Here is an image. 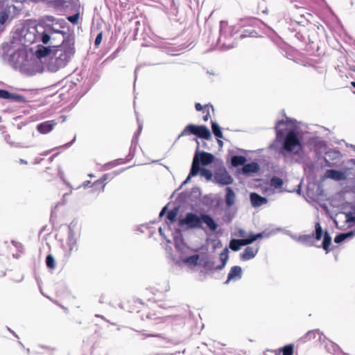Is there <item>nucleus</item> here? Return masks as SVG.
I'll return each instance as SVG.
<instances>
[{
    "instance_id": "nucleus-1",
    "label": "nucleus",
    "mask_w": 355,
    "mask_h": 355,
    "mask_svg": "<svg viewBox=\"0 0 355 355\" xmlns=\"http://www.w3.org/2000/svg\"><path fill=\"white\" fill-rule=\"evenodd\" d=\"M73 45L74 42L71 39L63 40L62 43L58 46H44L39 44L35 51V58L31 61L34 67L30 70L31 76L44 71L45 67L43 62L47 58L48 62L46 64L47 71L56 72L64 67L75 53Z\"/></svg>"
},
{
    "instance_id": "nucleus-2",
    "label": "nucleus",
    "mask_w": 355,
    "mask_h": 355,
    "mask_svg": "<svg viewBox=\"0 0 355 355\" xmlns=\"http://www.w3.org/2000/svg\"><path fill=\"white\" fill-rule=\"evenodd\" d=\"M295 120L286 117L276 122L275 139L269 148L278 152L284 157L300 156L302 152V144L297 136Z\"/></svg>"
},
{
    "instance_id": "nucleus-3",
    "label": "nucleus",
    "mask_w": 355,
    "mask_h": 355,
    "mask_svg": "<svg viewBox=\"0 0 355 355\" xmlns=\"http://www.w3.org/2000/svg\"><path fill=\"white\" fill-rule=\"evenodd\" d=\"M1 58L3 60L15 69L30 74V70L34 67L31 64L33 59L28 60V56L24 50H15L8 47L3 49Z\"/></svg>"
},
{
    "instance_id": "nucleus-4",
    "label": "nucleus",
    "mask_w": 355,
    "mask_h": 355,
    "mask_svg": "<svg viewBox=\"0 0 355 355\" xmlns=\"http://www.w3.org/2000/svg\"><path fill=\"white\" fill-rule=\"evenodd\" d=\"M54 35H59L62 40H65L64 31L56 29L50 24H46L44 26H40L33 31H29L25 35V39L31 43L41 42L44 44H49V46H56L53 42L55 39L53 37Z\"/></svg>"
},
{
    "instance_id": "nucleus-5",
    "label": "nucleus",
    "mask_w": 355,
    "mask_h": 355,
    "mask_svg": "<svg viewBox=\"0 0 355 355\" xmlns=\"http://www.w3.org/2000/svg\"><path fill=\"white\" fill-rule=\"evenodd\" d=\"M191 134L205 139H209L211 137L210 131L205 125H196L193 124H189L179 135L178 139H180L181 137L189 135Z\"/></svg>"
},
{
    "instance_id": "nucleus-6",
    "label": "nucleus",
    "mask_w": 355,
    "mask_h": 355,
    "mask_svg": "<svg viewBox=\"0 0 355 355\" xmlns=\"http://www.w3.org/2000/svg\"><path fill=\"white\" fill-rule=\"evenodd\" d=\"M235 26H229L226 22H220V36L218 42L224 46V49H228L233 47L232 43H227V40L230 39L236 33L237 31L234 32Z\"/></svg>"
},
{
    "instance_id": "nucleus-7",
    "label": "nucleus",
    "mask_w": 355,
    "mask_h": 355,
    "mask_svg": "<svg viewBox=\"0 0 355 355\" xmlns=\"http://www.w3.org/2000/svg\"><path fill=\"white\" fill-rule=\"evenodd\" d=\"M178 225L187 229H202V214L199 216L192 212L187 213L184 218L179 219Z\"/></svg>"
},
{
    "instance_id": "nucleus-8",
    "label": "nucleus",
    "mask_w": 355,
    "mask_h": 355,
    "mask_svg": "<svg viewBox=\"0 0 355 355\" xmlns=\"http://www.w3.org/2000/svg\"><path fill=\"white\" fill-rule=\"evenodd\" d=\"M233 178L224 166L218 168L214 173L213 182L220 186L229 185L233 183Z\"/></svg>"
},
{
    "instance_id": "nucleus-9",
    "label": "nucleus",
    "mask_w": 355,
    "mask_h": 355,
    "mask_svg": "<svg viewBox=\"0 0 355 355\" xmlns=\"http://www.w3.org/2000/svg\"><path fill=\"white\" fill-rule=\"evenodd\" d=\"M198 146L199 145V142L197 139H196ZM197 149H198V146L197 147ZM197 157V166H200V164H202L203 166H207L209 164H211L214 159V155L211 153H207V152H199L198 150H196L195 155L193 158Z\"/></svg>"
},
{
    "instance_id": "nucleus-10",
    "label": "nucleus",
    "mask_w": 355,
    "mask_h": 355,
    "mask_svg": "<svg viewBox=\"0 0 355 355\" xmlns=\"http://www.w3.org/2000/svg\"><path fill=\"white\" fill-rule=\"evenodd\" d=\"M341 158V153L338 150L330 149L325 153V162L328 166L338 164Z\"/></svg>"
},
{
    "instance_id": "nucleus-11",
    "label": "nucleus",
    "mask_w": 355,
    "mask_h": 355,
    "mask_svg": "<svg viewBox=\"0 0 355 355\" xmlns=\"http://www.w3.org/2000/svg\"><path fill=\"white\" fill-rule=\"evenodd\" d=\"M307 145L310 148H313L317 153L326 147L325 141L318 137H310L307 141Z\"/></svg>"
},
{
    "instance_id": "nucleus-12",
    "label": "nucleus",
    "mask_w": 355,
    "mask_h": 355,
    "mask_svg": "<svg viewBox=\"0 0 355 355\" xmlns=\"http://www.w3.org/2000/svg\"><path fill=\"white\" fill-rule=\"evenodd\" d=\"M68 229H69V231H68V237H67V243L69 247V250L71 252L73 250L76 249L78 238H77V235L73 232V226L71 225H70L69 226Z\"/></svg>"
},
{
    "instance_id": "nucleus-13",
    "label": "nucleus",
    "mask_w": 355,
    "mask_h": 355,
    "mask_svg": "<svg viewBox=\"0 0 355 355\" xmlns=\"http://www.w3.org/2000/svg\"><path fill=\"white\" fill-rule=\"evenodd\" d=\"M242 277V269L240 266H235L231 268L228 276L227 279L225 282V284H228L230 281H236L240 279Z\"/></svg>"
},
{
    "instance_id": "nucleus-14",
    "label": "nucleus",
    "mask_w": 355,
    "mask_h": 355,
    "mask_svg": "<svg viewBox=\"0 0 355 355\" xmlns=\"http://www.w3.org/2000/svg\"><path fill=\"white\" fill-rule=\"evenodd\" d=\"M56 124L57 123L53 120L46 121L39 123L37 125V130L41 134H47L53 129Z\"/></svg>"
},
{
    "instance_id": "nucleus-15",
    "label": "nucleus",
    "mask_w": 355,
    "mask_h": 355,
    "mask_svg": "<svg viewBox=\"0 0 355 355\" xmlns=\"http://www.w3.org/2000/svg\"><path fill=\"white\" fill-rule=\"evenodd\" d=\"M259 246L247 247L241 254L240 259L243 261H248L253 259L259 252Z\"/></svg>"
},
{
    "instance_id": "nucleus-16",
    "label": "nucleus",
    "mask_w": 355,
    "mask_h": 355,
    "mask_svg": "<svg viewBox=\"0 0 355 355\" xmlns=\"http://www.w3.org/2000/svg\"><path fill=\"white\" fill-rule=\"evenodd\" d=\"M252 206L254 207H260L268 202V199L262 197L257 193H251L250 195Z\"/></svg>"
},
{
    "instance_id": "nucleus-17",
    "label": "nucleus",
    "mask_w": 355,
    "mask_h": 355,
    "mask_svg": "<svg viewBox=\"0 0 355 355\" xmlns=\"http://www.w3.org/2000/svg\"><path fill=\"white\" fill-rule=\"evenodd\" d=\"M197 157L193 159V162L197 161ZM196 168L198 171V174L201 176L205 178L207 181H210L212 180V177L214 178V175L212 174V172L207 169L205 168H201L200 166H197V162H196Z\"/></svg>"
},
{
    "instance_id": "nucleus-18",
    "label": "nucleus",
    "mask_w": 355,
    "mask_h": 355,
    "mask_svg": "<svg viewBox=\"0 0 355 355\" xmlns=\"http://www.w3.org/2000/svg\"><path fill=\"white\" fill-rule=\"evenodd\" d=\"M225 204L230 207L235 203L236 194L231 187H227L225 189Z\"/></svg>"
},
{
    "instance_id": "nucleus-19",
    "label": "nucleus",
    "mask_w": 355,
    "mask_h": 355,
    "mask_svg": "<svg viewBox=\"0 0 355 355\" xmlns=\"http://www.w3.org/2000/svg\"><path fill=\"white\" fill-rule=\"evenodd\" d=\"M205 223L207 226L211 231L216 230L218 227L217 223L212 218V217L208 214H202V224Z\"/></svg>"
},
{
    "instance_id": "nucleus-20",
    "label": "nucleus",
    "mask_w": 355,
    "mask_h": 355,
    "mask_svg": "<svg viewBox=\"0 0 355 355\" xmlns=\"http://www.w3.org/2000/svg\"><path fill=\"white\" fill-rule=\"evenodd\" d=\"M259 170V164L256 162H251L243 165L242 168V173L248 175L251 173H257Z\"/></svg>"
},
{
    "instance_id": "nucleus-21",
    "label": "nucleus",
    "mask_w": 355,
    "mask_h": 355,
    "mask_svg": "<svg viewBox=\"0 0 355 355\" xmlns=\"http://www.w3.org/2000/svg\"><path fill=\"white\" fill-rule=\"evenodd\" d=\"M326 176L328 178L335 180H341L345 178L344 173L343 172L334 169L327 170L326 171Z\"/></svg>"
},
{
    "instance_id": "nucleus-22",
    "label": "nucleus",
    "mask_w": 355,
    "mask_h": 355,
    "mask_svg": "<svg viewBox=\"0 0 355 355\" xmlns=\"http://www.w3.org/2000/svg\"><path fill=\"white\" fill-rule=\"evenodd\" d=\"M298 242L307 246H313V235L311 234H302L298 236Z\"/></svg>"
},
{
    "instance_id": "nucleus-23",
    "label": "nucleus",
    "mask_w": 355,
    "mask_h": 355,
    "mask_svg": "<svg viewBox=\"0 0 355 355\" xmlns=\"http://www.w3.org/2000/svg\"><path fill=\"white\" fill-rule=\"evenodd\" d=\"M316 334L319 336V339L321 340V336L322 335V332L319 329H315L308 331L304 336H303L301 340L303 342H306L311 340L315 338Z\"/></svg>"
},
{
    "instance_id": "nucleus-24",
    "label": "nucleus",
    "mask_w": 355,
    "mask_h": 355,
    "mask_svg": "<svg viewBox=\"0 0 355 355\" xmlns=\"http://www.w3.org/2000/svg\"><path fill=\"white\" fill-rule=\"evenodd\" d=\"M220 259L221 261V264L216 266L215 267L216 270H222L227 263L228 259V250L225 248L223 251L220 254Z\"/></svg>"
},
{
    "instance_id": "nucleus-25",
    "label": "nucleus",
    "mask_w": 355,
    "mask_h": 355,
    "mask_svg": "<svg viewBox=\"0 0 355 355\" xmlns=\"http://www.w3.org/2000/svg\"><path fill=\"white\" fill-rule=\"evenodd\" d=\"M245 162V157L241 155H234L231 158V164L234 167H237L239 166H243Z\"/></svg>"
},
{
    "instance_id": "nucleus-26",
    "label": "nucleus",
    "mask_w": 355,
    "mask_h": 355,
    "mask_svg": "<svg viewBox=\"0 0 355 355\" xmlns=\"http://www.w3.org/2000/svg\"><path fill=\"white\" fill-rule=\"evenodd\" d=\"M331 243V236L329 234L327 231L324 232L323 235V241H322V248L326 251V253H328L329 251V246Z\"/></svg>"
},
{
    "instance_id": "nucleus-27",
    "label": "nucleus",
    "mask_w": 355,
    "mask_h": 355,
    "mask_svg": "<svg viewBox=\"0 0 355 355\" xmlns=\"http://www.w3.org/2000/svg\"><path fill=\"white\" fill-rule=\"evenodd\" d=\"M243 242L244 241H243V239H232V240H231V241L230 243V248L233 251L236 252L241 249V247L242 245H246L245 244H244Z\"/></svg>"
},
{
    "instance_id": "nucleus-28",
    "label": "nucleus",
    "mask_w": 355,
    "mask_h": 355,
    "mask_svg": "<svg viewBox=\"0 0 355 355\" xmlns=\"http://www.w3.org/2000/svg\"><path fill=\"white\" fill-rule=\"evenodd\" d=\"M199 258H200L199 255L196 254H193V255H191V256H189V257H187L183 259L182 261L184 263L195 266L198 265Z\"/></svg>"
},
{
    "instance_id": "nucleus-29",
    "label": "nucleus",
    "mask_w": 355,
    "mask_h": 355,
    "mask_svg": "<svg viewBox=\"0 0 355 355\" xmlns=\"http://www.w3.org/2000/svg\"><path fill=\"white\" fill-rule=\"evenodd\" d=\"M311 235H313V239H315L316 241H320L322 239V235H324L322 229L319 222H317L315 224V230Z\"/></svg>"
},
{
    "instance_id": "nucleus-30",
    "label": "nucleus",
    "mask_w": 355,
    "mask_h": 355,
    "mask_svg": "<svg viewBox=\"0 0 355 355\" xmlns=\"http://www.w3.org/2000/svg\"><path fill=\"white\" fill-rule=\"evenodd\" d=\"M211 129L216 138H223L221 128L216 122L211 121Z\"/></svg>"
},
{
    "instance_id": "nucleus-31",
    "label": "nucleus",
    "mask_w": 355,
    "mask_h": 355,
    "mask_svg": "<svg viewBox=\"0 0 355 355\" xmlns=\"http://www.w3.org/2000/svg\"><path fill=\"white\" fill-rule=\"evenodd\" d=\"M196 162H192L191 171L187 176V179L183 182L182 184H187L192 177H194L198 174V171L196 168Z\"/></svg>"
},
{
    "instance_id": "nucleus-32",
    "label": "nucleus",
    "mask_w": 355,
    "mask_h": 355,
    "mask_svg": "<svg viewBox=\"0 0 355 355\" xmlns=\"http://www.w3.org/2000/svg\"><path fill=\"white\" fill-rule=\"evenodd\" d=\"M10 14V11L7 9H3L0 11V25L3 26L8 20Z\"/></svg>"
},
{
    "instance_id": "nucleus-33",
    "label": "nucleus",
    "mask_w": 355,
    "mask_h": 355,
    "mask_svg": "<svg viewBox=\"0 0 355 355\" xmlns=\"http://www.w3.org/2000/svg\"><path fill=\"white\" fill-rule=\"evenodd\" d=\"M270 185L275 189L281 188L283 185V180L280 178L274 176L270 179Z\"/></svg>"
},
{
    "instance_id": "nucleus-34",
    "label": "nucleus",
    "mask_w": 355,
    "mask_h": 355,
    "mask_svg": "<svg viewBox=\"0 0 355 355\" xmlns=\"http://www.w3.org/2000/svg\"><path fill=\"white\" fill-rule=\"evenodd\" d=\"M107 174L103 175L99 180H98L94 182L93 186L94 187L95 189H97L98 187L101 186V191H103L104 190V187L105 185V184H104V182L107 180Z\"/></svg>"
},
{
    "instance_id": "nucleus-35",
    "label": "nucleus",
    "mask_w": 355,
    "mask_h": 355,
    "mask_svg": "<svg viewBox=\"0 0 355 355\" xmlns=\"http://www.w3.org/2000/svg\"><path fill=\"white\" fill-rule=\"evenodd\" d=\"M282 231L281 228H277L275 230H272L270 232H267L266 231H263L262 232L258 233L255 234L256 240L258 239H261L263 237H269L271 234H274L277 233V232Z\"/></svg>"
},
{
    "instance_id": "nucleus-36",
    "label": "nucleus",
    "mask_w": 355,
    "mask_h": 355,
    "mask_svg": "<svg viewBox=\"0 0 355 355\" xmlns=\"http://www.w3.org/2000/svg\"><path fill=\"white\" fill-rule=\"evenodd\" d=\"M46 264L48 268L54 269L55 268V261L51 254H48L46 256Z\"/></svg>"
},
{
    "instance_id": "nucleus-37",
    "label": "nucleus",
    "mask_w": 355,
    "mask_h": 355,
    "mask_svg": "<svg viewBox=\"0 0 355 355\" xmlns=\"http://www.w3.org/2000/svg\"><path fill=\"white\" fill-rule=\"evenodd\" d=\"M141 129H142V125L141 124H139V128H138V132L135 133L134 137H133V139H132V145H131V147H130V153H132V151L133 150H135V147H136V144L137 143V139H138V136L139 135V133L141 132ZM131 153H130V155Z\"/></svg>"
},
{
    "instance_id": "nucleus-38",
    "label": "nucleus",
    "mask_w": 355,
    "mask_h": 355,
    "mask_svg": "<svg viewBox=\"0 0 355 355\" xmlns=\"http://www.w3.org/2000/svg\"><path fill=\"white\" fill-rule=\"evenodd\" d=\"M178 209L177 208H174L173 209L171 210L170 211H168V214H167V219L171 222V223H173L176 220V217H177V215H178Z\"/></svg>"
},
{
    "instance_id": "nucleus-39",
    "label": "nucleus",
    "mask_w": 355,
    "mask_h": 355,
    "mask_svg": "<svg viewBox=\"0 0 355 355\" xmlns=\"http://www.w3.org/2000/svg\"><path fill=\"white\" fill-rule=\"evenodd\" d=\"M283 355H293V347L291 345L284 347L282 349Z\"/></svg>"
},
{
    "instance_id": "nucleus-40",
    "label": "nucleus",
    "mask_w": 355,
    "mask_h": 355,
    "mask_svg": "<svg viewBox=\"0 0 355 355\" xmlns=\"http://www.w3.org/2000/svg\"><path fill=\"white\" fill-rule=\"evenodd\" d=\"M254 241H256V237H255V234H252V233H250L249 234V236H248V238L246 239H243V241H244V244H245L246 245H249V244H251L252 243H253Z\"/></svg>"
},
{
    "instance_id": "nucleus-41",
    "label": "nucleus",
    "mask_w": 355,
    "mask_h": 355,
    "mask_svg": "<svg viewBox=\"0 0 355 355\" xmlns=\"http://www.w3.org/2000/svg\"><path fill=\"white\" fill-rule=\"evenodd\" d=\"M211 108L212 110H214V107L212 105H205L204 107V110L203 112H206V114L203 116V120L207 121L209 118L210 117V114H209V109Z\"/></svg>"
},
{
    "instance_id": "nucleus-42",
    "label": "nucleus",
    "mask_w": 355,
    "mask_h": 355,
    "mask_svg": "<svg viewBox=\"0 0 355 355\" xmlns=\"http://www.w3.org/2000/svg\"><path fill=\"white\" fill-rule=\"evenodd\" d=\"M11 96V93L9 92L0 89V98L1 99H9Z\"/></svg>"
},
{
    "instance_id": "nucleus-43",
    "label": "nucleus",
    "mask_w": 355,
    "mask_h": 355,
    "mask_svg": "<svg viewBox=\"0 0 355 355\" xmlns=\"http://www.w3.org/2000/svg\"><path fill=\"white\" fill-rule=\"evenodd\" d=\"M79 19V14H75L67 17V19L72 23L73 24H76L78 23Z\"/></svg>"
},
{
    "instance_id": "nucleus-44",
    "label": "nucleus",
    "mask_w": 355,
    "mask_h": 355,
    "mask_svg": "<svg viewBox=\"0 0 355 355\" xmlns=\"http://www.w3.org/2000/svg\"><path fill=\"white\" fill-rule=\"evenodd\" d=\"M345 235L346 234H344V233L339 234L334 238V242L336 243L343 242L346 239Z\"/></svg>"
},
{
    "instance_id": "nucleus-45",
    "label": "nucleus",
    "mask_w": 355,
    "mask_h": 355,
    "mask_svg": "<svg viewBox=\"0 0 355 355\" xmlns=\"http://www.w3.org/2000/svg\"><path fill=\"white\" fill-rule=\"evenodd\" d=\"M9 99L13 100L15 101L20 102V101H23L24 98L21 95L11 93V96H10Z\"/></svg>"
},
{
    "instance_id": "nucleus-46",
    "label": "nucleus",
    "mask_w": 355,
    "mask_h": 355,
    "mask_svg": "<svg viewBox=\"0 0 355 355\" xmlns=\"http://www.w3.org/2000/svg\"><path fill=\"white\" fill-rule=\"evenodd\" d=\"M346 218L347 222H352L355 223V216L353 215L352 212H349L346 214Z\"/></svg>"
},
{
    "instance_id": "nucleus-47",
    "label": "nucleus",
    "mask_w": 355,
    "mask_h": 355,
    "mask_svg": "<svg viewBox=\"0 0 355 355\" xmlns=\"http://www.w3.org/2000/svg\"><path fill=\"white\" fill-rule=\"evenodd\" d=\"M102 41V33H100L99 34H98V35L96 36V39H95V45L96 46H98L101 44Z\"/></svg>"
},
{
    "instance_id": "nucleus-48",
    "label": "nucleus",
    "mask_w": 355,
    "mask_h": 355,
    "mask_svg": "<svg viewBox=\"0 0 355 355\" xmlns=\"http://www.w3.org/2000/svg\"><path fill=\"white\" fill-rule=\"evenodd\" d=\"M175 248L178 251H182L185 248V245L183 243H175Z\"/></svg>"
},
{
    "instance_id": "nucleus-49",
    "label": "nucleus",
    "mask_w": 355,
    "mask_h": 355,
    "mask_svg": "<svg viewBox=\"0 0 355 355\" xmlns=\"http://www.w3.org/2000/svg\"><path fill=\"white\" fill-rule=\"evenodd\" d=\"M286 234H288V236H290V237H291L292 239H293V240H295V241H297V242H298V236H297L292 234L290 232H286Z\"/></svg>"
},
{
    "instance_id": "nucleus-50",
    "label": "nucleus",
    "mask_w": 355,
    "mask_h": 355,
    "mask_svg": "<svg viewBox=\"0 0 355 355\" xmlns=\"http://www.w3.org/2000/svg\"><path fill=\"white\" fill-rule=\"evenodd\" d=\"M195 107H196L197 111H201V110H203V107H202V105L200 103H196Z\"/></svg>"
},
{
    "instance_id": "nucleus-51",
    "label": "nucleus",
    "mask_w": 355,
    "mask_h": 355,
    "mask_svg": "<svg viewBox=\"0 0 355 355\" xmlns=\"http://www.w3.org/2000/svg\"><path fill=\"white\" fill-rule=\"evenodd\" d=\"M76 141V136L73 137V140L71 141V142H69L67 144H65L64 145L62 146V147H64V148H69V146H71V145Z\"/></svg>"
},
{
    "instance_id": "nucleus-52",
    "label": "nucleus",
    "mask_w": 355,
    "mask_h": 355,
    "mask_svg": "<svg viewBox=\"0 0 355 355\" xmlns=\"http://www.w3.org/2000/svg\"><path fill=\"white\" fill-rule=\"evenodd\" d=\"M166 210L167 207L166 206L164 207L159 213V217H162L165 214Z\"/></svg>"
},
{
    "instance_id": "nucleus-53",
    "label": "nucleus",
    "mask_w": 355,
    "mask_h": 355,
    "mask_svg": "<svg viewBox=\"0 0 355 355\" xmlns=\"http://www.w3.org/2000/svg\"><path fill=\"white\" fill-rule=\"evenodd\" d=\"M344 234H346L345 235L346 239L350 238V237L354 236V232L353 231H350V232L344 233Z\"/></svg>"
},
{
    "instance_id": "nucleus-54",
    "label": "nucleus",
    "mask_w": 355,
    "mask_h": 355,
    "mask_svg": "<svg viewBox=\"0 0 355 355\" xmlns=\"http://www.w3.org/2000/svg\"><path fill=\"white\" fill-rule=\"evenodd\" d=\"M46 21L49 22L53 23L55 18L53 16H47L46 17Z\"/></svg>"
},
{
    "instance_id": "nucleus-55",
    "label": "nucleus",
    "mask_w": 355,
    "mask_h": 355,
    "mask_svg": "<svg viewBox=\"0 0 355 355\" xmlns=\"http://www.w3.org/2000/svg\"><path fill=\"white\" fill-rule=\"evenodd\" d=\"M239 236H240L241 237H245V234H246L245 230H239Z\"/></svg>"
},
{
    "instance_id": "nucleus-56",
    "label": "nucleus",
    "mask_w": 355,
    "mask_h": 355,
    "mask_svg": "<svg viewBox=\"0 0 355 355\" xmlns=\"http://www.w3.org/2000/svg\"><path fill=\"white\" fill-rule=\"evenodd\" d=\"M148 337H158V338H164L162 334H150V335H148Z\"/></svg>"
},
{
    "instance_id": "nucleus-57",
    "label": "nucleus",
    "mask_w": 355,
    "mask_h": 355,
    "mask_svg": "<svg viewBox=\"0 0 355 355\" xmlns=\"http://www.w3.org/2000/svg\"><path fill=\"white\" fill-rule=\"evenodd\" d=\"M220 138H217V142L218 146L222 148L223 145V142L220 139Z\"/></svg>"
},
{
    "instance_id": "nucleus-58",
    "label": "nucleus",
    "mask_w": 355,
    "mask_h": 355,
    "mask_svg": "<svg viewBox=\"0 0 355 355\" xmlns=\"http://www.w3.org/2000/svg\"><path fill=\"white\" fill-rule=\"evenodd\" d=\"M247 36V34L245 33V31H243L242 34L240 35L239 38L242 39Z\"/></svg>"
},
{
    "instance_id": "nucleus-59",
    "label": "nucleus",
    "mask_w": 355,
    "mask_h": 355,
    "mask_svg": "<svg viewBox=\"0 0 355 355\" xmlns=\"http://www.w3.org/2000/svg\"><path fill=\"white\" fill-rule=\"evenodd\" d=\"M90 183H91V182H90V181H85V182L83 183V186H84L85 187H88V185H89Z\"/></svg>"
},
{
    "instance_id": "nucleus-60",
    "label": "nucleus",
    "mask_w": 355,
    "mask_h": 355,
    "mask_svg": "<svg viewBox=\"0 0 355 355\" xmlns=\"http://www.w3.org/2000/svg\"><path fill=\"white\" fill-rule=\"evenodd\" d=\"M349 162L353 164L354 165H355V159H352L349 160Z\"/></svg>"
},
{
    "instance_id": "nucleus-61",
    "label": "nucleus",
    "mask_w": 355,
    "mask_h": 355,
    "mask_svg": "<svg viewBox=\"0 0 355 355\" xmlns=\"http://www.w3.org/2000/svg\"><path fill=\"white\" fill-rule=\"evenodd\" d=\"M20 162L21 164H27V162L26 160H24V159H20Z\"/></svg>"
},
{
    "instance_id": "nucleus-62",
    "label": "nucleus",
    "mask_w": 355,
    "mask_h": 355,
    "mask_svg": "<svg viewBox=\"0 0 355 355\" xmlns=\"http://www.w3.org/2000/svg\"><path fill=\"white\" fill-rule=\"evenodd\" d=\"M253 33H256L254 31H250V32L249 33V35H250V36H252V34H253Z\"/></svg>"
},
{
    "instance_id": "nucleus-63",
    "label": "nucleus",
    "mask_w": 355,
    "mask_h": 355,
    "mask_svg": "<svg viewBox=\"0 0 355 355\" xmlns=\"http://www.w3.org/2000/svg\"><path fill=\"white\" fill-rule=\"evenodd\" d=\"M159 232L160 234H162V230L161 227L159 229Z\"/></svg>"
},
{
    "instance_id": "nucleus-64",
    "label": "nucleus",
    "mask_w": 355,
    "mask_h": 355,
    "mask_svg": "<svg viewBox=\"0 0 355 355\" xmlns=\"http://www.w3.org/2000/svg\"><path fill=\"white\" fill-rule=\"evenodd\" d=\"M352 85L355 88V82H352Z\"/></svg>"
}]
</instances>
